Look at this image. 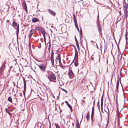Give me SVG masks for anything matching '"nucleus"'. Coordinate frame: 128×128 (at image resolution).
Wrapping results in <instances>:
<instances>
[{"instance_id": "f257e3e1", "label": "nucleus", "mask_w": 128, "mask_h": 128, "mask_svg": "<svg viewBox=\"0 0 128 128\" xmlns=\"http://www.w3.org/2000/svg\"><path fill=\"white\" fill-rule=\"evenodd\" d=\"M12 25L13 27H14V28L16 30V36L17 38H18V34L19 32V26L18 24V25L17 23L14 21L12 23Z\"/></svg>"}, {"instance_id": "f03ea898", "label": "nucleus", "mask_w": 128, "mask_h": 128, "mask_svg": "<svg viewBox=\"0 0 128 128\" xmlns=\"http://www.w3.org/2000/svg\"><path fill=\"white\" fill-rule=\"evenodd\" d=\"M68 74L70 78H72L74 77V74L71 68H69Z\"/></svg>"}, {"instance_id": "7ed1b4c3", "label": "nucleus", "mask_w": 128, "mask_h": 128, "mask_svg": "<svg viewBox=\"0 0 128 128\" xmlns=\"http://www.w3.org/2000/svg\"><path fill=\"white\" fill-rule=\"evenodd\" d=\"M48 78L50 81H52L56 80V77L54 74L50 75L48 77Z\"/></svg>"}, {"instance_id": "20e7f679", "label": "nucleus", "mask_w": 128, "mask_h": 128, "mask_svg": "<svg viewBox=\"0 0 128 128\" xmlns=\"http://www.w3.org/2000/svg\"><path fill=\"white\" fill-rule=\"evenodd\" d=\"M38 66L42 72H44L45 71L46 67L44 65L41 64L38 65Z\"/></svg>"}, {"instance_id": "39448f33", "label": "nucleus", "mask_w": 128, "mask_h": 128, "mask_svg": "<svg viewBox=\"0 0 128 128\" xmlns=\"http://www.w3.org/2000/svg\"><path fill=\"white\" fill-rule=\"evenodd\" d=\"M76 50H75V54L74 58H76V59L74 62V65L75 66H77L78 64V55L76 56Z\"/></svg>"}, {"instance_id": "423d86ee", "label": "nucleus", "mask_w": 128, "mask_h": 128, "mask_svg": "<svg viewBox=\"0 0 128 128\" xmlns=\"http://www.w3.org/2000/svg\"><path fill=\"white\" fill-rule=\"evenodd\" d=\"M54 52L52 50V53H51V56L50 59L51 63L52 65L53 66L54 65Z\"/></svg>"}, {"instance_id": "0eeeda50", "label": "nucleus", "mask_w": 128, "mask_h": 128, "mask_svg": "<svg viewBox=\"0 0 128 128\" xmlns=\"http://www.w3.org/2000/svg\"><path fill=\"white\" fill-rule=\"evenodd\" d=\"M94 106L92 108V112L91 114V118L92 121L93 120V117L94 114Z\"/></svg>"}, {"instance_id": "6e6552de", "label": "nucleus", "mask_w": 128, "mask_h": 128, "mask_svg": "<svg viewBox=\"0 0 128 128\" xmlns=\"http://www.w3.org/2000/svg\"><path fill=\"white\" fill-rule=\"evenodd\" d=\"M48 10L49 13L50 14L54 16H55L56 13L54 12L50 9H48Z\"/></svg>"}, {"instance_id": "1a4fd4ad", "label": "nucleus", "mask_w": 128, "mask_h": 128, "mask_svg": "<svg viewBox=\"0 0 128 128\" xmlns=\"http://www.w3.org/2000/svg\"><path fill=\"white\" fill-rule=\"evenodd\" d=\"M57 57V58L58 60V62L60 64H60H61V62L60 56V53H59L58 54Z\"/></svg>"}, {"instance_id": "9d476101", "label": "nucleus", "mask_w": 128, "mask_h": 128, "mask_svg": "<svg viewBox=\"0 0 128 128\" xmlns=\"http://www.w3.org/2000/svg\"><path fill=\"white\" fill-rule=\"evenodd\" d=\"M24 5V8L25 10L27 12V8L26 3L25 2H24L23 3Z\"/></svg>"}, {"instance_id": "9b49d317", "label": "nucleus", "mask_w": 128, "mask_h": 128, "mask_svg": "<svg viewBox=\"0 0 128 128\" xmlns=\"http://www.w3.org/2000/svg\"><path fill=\"white\" fill-rule=\"evenodd\" d=\"M39 20L36 18H34L32 19V22H39Z\"/></svg>"}, {"instance_id": "f8f14e48", "label": "nucleus", "mask_w": 128, "mask_h": 128, "mask_svg": "<svg viewBox=\"0 0 128 128\" xmlns=\"http://www.w3.org/2000/svg\"><path fill=\"white\" fill-rule=\"evenodd\" d=\"M33 29H32L30 31L29 34V38H30L32 36L33 33Z\"/></svg>"}, {"instance_id": "ddd939ff", "label": "nucleus", "mask_w": 128, "mask_h": 128, "mask_svg": "<svg viewBox=\"0 0 128 128\" xmlns=\"http://www.w3.org/2000/svg\"><path fill=\"white\" fill-rule=\"evenodd\" d=\"M23 81H24V89H26V81L25 80L24 78H23Z\"/></svg>"}, {"instance_id": "4468645a", "label": "nucleus", "mask_w": 128, "mask_h": 128, "mask_svg": "<svg viewBox=\"0 0 128 128\" xmlns=\"http://www.w3.org/2000/svg\"><path fill=\"white\" fill-rule=\"evenodd\" d=\"M74 22L75 26H76H76L77 27V26H78V24H77V23L76 20V19L75 18V16H74Z\"/></svg>"}, {"instance_id": "2eb2a0df", "label": "nucleus", "mask_w": 128, "mask_h": 128, "mask_svg": "<svg viewBox=\"0 0 128 128\" xmlns=\"http://www.w3.org/2000/svg\"><path fill=\"white\" fill-rule=\"evenodd\" d=\"M41 32L42 34H43L44 36V39H45V31L44 30H42L41 31Z\"/></svg>"}, {"instance_id": "dca6fc26", "label": "nucleus", "mask_w": 128, "mask_h": 128, "mask_svg": "<svg viewBox=\"0 0 128 128\" xmlns=\"http://www.w3.org/2000/svg\"><path fill=\"white\" fill-rule=\"evenodd\" d=\"M127 5L126 4L125 2L123 4V9L127 8Z\"/></svg>"}, {"instance_id": "f3484780", "label": "nucleus", "mask_w": 128, "mask_h": 128, "mask_svg": "<svg viewBox=\"0 0 128 128\" xmlns=\"http://www.w3.org/2000/svg\"><path fill=\"white\" fill-rule=\"evenodd\" d=\"M89 112H88V113L86 115V118L87 119V120L88 121L89 120Z\"/></svg>"}, {"instance_id": "a211bd4d", "label": "nucleus", "mask_w": 128, "mask_h": 128, "mask_svg": "<svg viewBox=\"0 0 128 128\" xmlns=\"http://www.w3.org/2000/svg\"><path fill=\"white\" fill-rule=\"evenodd\" d=\"M8 100L11 103L12 102V98L10 97H8Z\"/></svg>"}, {"instance_id": "6ab92c4d", "label": "nucleus", "mask_w": 128, "mask_h": 128, "mask_svg": "<svg viewBox=\"0 0 128 128\" xmlns=\"http://www.w3.org/2000/svg\"><path fill=\"white\" fill-rule=\"evenodd\" d=\"M67 106L69 107V108H70L71 112H72V106H71L70 104H68L67 105Z\"/></svg>"}, {"instance_id": "aec40b11", "label": "nucleus", "mask_w": 128, "mask_h": 128, "mask_svg": "<svg viewBox=\"0 0 128 128\" xmlns=\"http://www.w3.org/2000/svg\"><path fill=\"white\" fill-rule=\"evenodd\" d=\"M76 128H80V126L78 121V120L76 125Z\"/></svg>"}, {"instance_id": "412c9836", "label": "nucleus", "mask_w": 128, "mask_h": 128, "mask_svg": "<svg viewBox=\"0 0 128 128\" xmlns=\"http://www.w3.org/2000/svg\"><path fill=\"white\" fill-rule=\"evenodd\" d=\"M118 85H119V81L118 80L117 83L116 85V88L117 89H118Z\"/></svg>"}, {"instance_id": "4be33fe9", "label": "nucleus", "mask_w": 128, "mask_h": 128, "mask_svg": "<svg viewBox=\"0 0 128 128\" xmlns=\"http://www.w3.org/2000/svg\"><path fill=\"white\" fill-rule=\"evenodd\" d=\"M124 14H126L127 12V8L123 9Z\"/></svg>"}, {"instance_id": "5701e85b", "label": "nucleus", "mask_w": 128, "mask_h": 128, "mask_svg": "<svg viewBox=\"0 0 128 128\" xmlns=\"http://www.w3.org/2000/svg\"><path fill=\"white\" fill-rule=\"evenodd\" d=\"M103 104V102H102V101H101V110H102V106Z\"/></svg>"}, {"instance_id": "b1692460", "label": "nucleus", "mask_w": 128, "mask_h": 128, "mask_svg": "<svg viewBox=\"0 0 128 128\" xmlns=\"http://www.w3.org/2000/svg\"><path fill=\"white\" fill-rule=\"evenodd\" d=\"M75 41H76V44H78V42L76 37H75Z\"/></svg>"}, {"instance_id": "393cba45", "label": "nucleus", "mask_w": 128, "mask_h": 128, "mask_svg": "<svg viewBox=\"0 0 128 128\" xmlns=\"http://www.w3.org/2000/svg\"><path fill=\"white\" fill-rule=\"evenodd\" d=\"M56 128H60L58 124H55Z\"/></svg>"}, {"instance_id": "a878e982", "label": "nucleus", "mask_w": 128, "mask_h": 128, "mask_svg": "<svg viewBox=\"0 0 128 128\" xmlns=\"http://www.w3.org/2000/svg\"><path fill=\"white\" fill-rule=\"evenodd\" d=\"M98 27L99 29V30H100V29H101V28L100 26V24H98Z\"/></svg>"}, {"instance_id": "bb28decb", "label": "nucleus", "mask_w": 128, "mask_h": 128, "mask_svg": "<svg viewBox=\"0 0 128 128\" xmlns=\"http://www.w3.org/2000/svg\"><path fill=\"white\" fill-rule=\"evenodd\" d=\"M76 46H77V47L78 50H80V48H79V45H78V44H76Z\"/></svg>"}, {"instance_id": "cd10ccee", "label": "nucleus", "mask_w": 128, "mask_h": 128, "mask_svg": "<svg viewBox=\"0 0 128 128\" xmlns=\"http://www.w3.org/2000/svg\"><path fill=\"white\" fill-rule=\"evenodd\" d=\"M61 89L64 92H66V93L67 92V91L66 90H65V89H64L63 88H61Z\"/></svg>"}, {"instance_id": "c85d7f7f", "label": "nucleus", "mask_w": 128, "mask_h": 128, "mask_svg": "<svg viewBox=\"0 0 128 128\" xmlns=\"http://www.w3.org/2000/svg\"><path fill=\"white\" fill-rule=\"evenodd\" d=\"M102 101V102H103V96H102V98H101V101Z\"/></svg>"}, {"instance_id": "c756f323", "label": "nucleus", "mask_w": 128, "mask_h": 128, "mask_svg": "<svg viewBox=\"0 0 128 128\" xmlns=\"http://www.w3.org/2000/svg\"><path fill=\"white\" fill-rule=\"evenodd\" d=\"M108 122H109V120H108L107 121V124H106V126L107 127V126H108Z\"/></svg>"}, {"instance_id": "7c9ffc66", "label": "nucleus", "mask_w": 128, "mask_h": 128, "mask_svg": "<svg viewBox=\"0 0 128 128\" xmlns=\"http://www.w3.org/2000/svg\"><path fill=\"white\" fill-rule=\"evenodd\" d=\"M76 27V28H77V29L78 30V32H79V28H78V26H77H77Z\"/></svg>"}, {"instance_id": "2f4dec72", "label": "nucleus", "mask_w": 128, "mask_h": 128, "mask_svg": "<svg viewBox=\"0 0 128 128\" xmlns=\"http://www.w3.org/2000/svg\"><path fill=\"white\" fill-rule=\"evenodd\" d=\"M65 102L66 104L67 105H68V104H69L68 103V102L67 101H65Z\"/></svg>"}, {"instance_id": "473e14b6", "label": "nucleus", "mask_w": 128, "mask_h": 128, "mask_svg": "<svg viewBox=\"0 0 128 128\" xmlns=\"http://www.w3.org/2000/svg\"><path fill=\"white\" fill-rule=\"evenodd\" d=\"M100 24L99 23V22L98 21V22H97V26H98V24Z\"/></svg>"}, {"instance_id": "72a5a7b5", "label": "nucleus", "mask_w": 128, "mask_h": 128, "mask_svg": "<svg viewBox=\"0 0 128 128\" xmlns=\"http://www.w3.org/2000/svg\"><path fill=\"white\" fill-rule=\"evenodd\" d=\"M82 102H83L84 103V102H84V100H82Z\"/></svg>"}, {"instance_id": "f704fd0d", "label": "nucleus", "mask_w": 128, "mask_h": 128, "mask_svg": "<svg viewBox=\"0 0 128 128\" xmlns=\"http://www.w3.org/2000/svg\"><path fill=\"white\" fill-rule=\"evenodd\" d=\"M107 109H108V112H109V109H108V106L107 107Z\"/></svg>"}, {"instance_id": "c9c22d12", "label": "nucleus", "mask_w": 128, "mask_h": 128, "mask_svg": "<svg viewBox=\"0 0 128 128\" xmlns=\"http://www.w3.org/2000/svg\"><path fill=\"white\" fill-rule=\"evenodd\" d=\"M5 110H6V112H8L7 111V109L6 108Z\"/></svg>"}, {"instance_id": "e433bc0d", "label": "nucleus", "mask_w": 128, "mask_h": 128, "mask_svg": "<svg viewBox=\"0 0 128 128\" xmlns=\"http://www.w3.org/2000/svg\"><path fill=\"white\" fill-rule=\"evenodd\" d=\"M24 96H25V92H24Z\"/></svg>"}, {"instance_id": "4c0bfd02", "label": "nucleus", "mask_w": 128, "mask_h": 128, "mask_svg": "<svg viewBox=\"0 0 128 128\" xmlns=\"http://www.w3.org/2000/svg\"><path fill=\"white\" fill-rule=\"evenodd\" d=\"M91 42H94L93 41H92V40H91Z\"/></svg>"}, {"instance_id": "58836bf2", "label": "nucleus", "mask_w": 128, "mask_h": 128, "mask_svg": "<svg viewBox=\"0 0 128 128\" xmlns=\"http://www.w3.org/2000/svg\"><path fill=\"white\" fill-rule=\"evenodd\" d=\"M22 94L21 93H20V96H22V95H21Z\"/></svg>"}, {"instance_id": "ea45409f", "label": "nucleus", "mask_w": 128, "mask_h": 128, "mask_svg": "<svg viewBox=\"0 0 128 128\" xmlns=\"http://www.w3.org/2000/svg\"><path fill=\"white\" fill-rule=\"evenodd\" d=\"M101 73H102L103 74V73H104V72H101Z\"/></svg>"}, {"instance_id": "a19ab883", "label": "nucleus", "mask_w": 128, "mask_h": 128, "mask_svg": "<svg viewBox=\"0 0 128 128\" xmlns=\"http://www.w3.org/2000/svg\"><path fill=\"white\" fill-rule=\"evenodd\" d=\"M86 98V97H83V98Z\"/></svg>"}, {"instance_id": "79ce46f5", "label": "nucleus", "mask_w": 128, "mask_h": 128, "mask_svg": "<svg viewBox=\"0 0 128 128\" xmlns=\"http://www.w3.org/2000/svg\"><path fill=\"white\" fill-rule=\"evenodd\" d=\"M99 73H100V72H99Z\"/></svg>"}, {"instance_id": "37998d69", "label": "nucleus", "mask_w": 128, "mask_h": 128, "mask_svg": "<svg viewBox=\"0 0 128 128\" xmlns=\"http://www.w3.org/2000/svg\"><path fill=\"white\" fill-rule=\"evenodd\" d=\"M50 128H51L50 126Z\"/></svg>"}, {"instance_id": "c03bdc74", "label": "nucleus", "mask_w": 128, "mask_h": 128, "mask_svg": "<svg viewBox=\"0 0 128 128\" xmlns=\"http://www.w3.org/2000/svg\"><path fill=\"white\" fill-rule=\"evenodd\" d=\"M83 116V114H82V116Z\"/></svg>"}, {"instance_id": "a18cd8bd", "label": "nucleus", "mask_w": 128, "mask_h": 128, "mask_svg": "<svg viewBox=\"0 0 128 128\" xmlns=\"http://www.w3.org/2000/svg\"><path fill=\"white\" fill-rule=\"evenodd\" d=\"M98 104H99V102H98Z\"/></svg>"}]
</instances>
